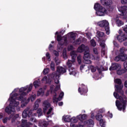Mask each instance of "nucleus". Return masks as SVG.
Instances as JSON below:
<instances>
[{"mask_svg": "<svg viewBox=\"0 0 127 127\" xmlns=\"http://www.w3.org/2000/svg\"><path fill=\"white\" fill-rule=\"evenodd\" d=\"M68 69L69 75L77 77L79 75V72L77 71L76 68V64H66L65 67L58 66L57 67V72L48 74L47 76H45L43 77L41 81L43 83L46 82V84H51L52 79L54 80L55 84H59V78L60 75H63L67 72V69Z\"/></svg>", "mask_w": 127, "mask_h": 127, "instance_id": "nucleus-1", "label": "nucleus"}, {"mask_svg": "<svg viewBox=\"0 0 127 127\" xmlns=\"http://www.w3.org/2000/svg\"><path fill=\"white\" fill-rule=\"evenodd\" d=\"M33 84L32 83L30 84L29 85H27L24 87H21L19 90V93L20 97L17 98L16 97V100L18 101H23V96H26L28 93L31 92Z\"/></svg>", "mask_w": 127, "mask_h": 127, "instance_id": "nucleus-2", "label": "nucleus"}, {"mask_svg": "<svg viewBox=\"0 0 127 127\" xmlns=\"http://www.w3.org/2000/svg\"><path fill=\"white\" fill-rule=\"evenodd\" d=\"M124 67L125 69H122L121 64H112L111 66L109 68V70L110 71L117 70V73L118 75H122L127 71V64H124Z\"/></svg>", "mask_w": 127, "mask_h": 127, "instance_id": "nucleus-3", "label": "nucleus"}, {"mask_svg": "<svg viewBox=\"0 0 127 127\" xmlns=\"http://www.w3.org/2000/svg\"><path fill=\"white\" fill-rule=\"evenodd\" d=\"M94 9L97 10L96 14L99 16H104L105 14H107V11L104 7L100 5L99 3H96L94 4Z\"/></svg>", "mask_w": 127, "mask_h": 127, "instance_id": "nucleus-4", "label": "nucleus"}, {"mask_svg": "<svg viewBox=\"0 0 127 127\" xmlns=\"http://www.w3.org/2000/svg\"><path fill=\"white\" fill-rule=\"evenodd\" d=\"M18 96V94L14 93L13 95L11 96H10L8 99V101H9L10 106L13 107V109H15V107H18L19 105V102L16 101V97Z\"/></svg>", "mask_w": 127, "mask_h": 127, "instance_id": "nucleus-5", "label": "nucleus"}, {"mask_svg": "<svg viewBox=\"0 0 127 127\" xmlns=\"http://www.w3.org/2000/svg\"><path fill=\"white\" fill-rule=\"evenodd\" d=\"M89 70H90L92 73H94L96 71H98L99 74H102V71H107L108 70V66H106L105 68L103 65L99 66H95L94 65H91L89 66H88Z\"/></svg>", "mask_w": 127, "mask_h": 127, "instance_id": "nucleus-6", "label": "nucleus"}, {"mask_svg": "<svg viewBox=\"0 0 127 127\" xmlns=\"http://www.w3.org/2000/svg\"><path fill=\"white\" fill-rule=\"evenodd\" d=\"M98 25L102 28H104L106 31V34H110V24L106 20H103L98 22Z\"/></svg>", "mask_w": 127, "mask_h": 127, "instance_id": "nucleus-7", "label": "nucleus"}, {"mask_svg": "<svg viewBox=\"0 0 127 127\" xmlns=\"http://www.w3.org/2000/svg\"><path fill=\"white\" fill-rule=\"evenodd\" d=\"M103 118V115L101 113H97L95 115V119L97 121H99V125L101 127H106L107 122L106 120L102 119Z\"/></svg>", "mask_w": 127, "mask_h": 127, "instance_id": "nucleus-8", "label": "nucleus"}, {"mask_svg": "<svg viewBox=\"0 0 127 127\" xmlns=\"http://www.w3.org/2000/svg\"><path fill=\"white\" fill-rule=\"evenodd\" d=\"M78 91L80 95L87 96V93H88V87H87V86L85 85L84 84H82L79 86Z\"/></svg>", "mask_w": 127, "mask_h": 127, "instance_id": "nucleus-9", "label": "nucleus"}, {"mask_svg": "<svg viewBox=\"0 0 127 127\" xmlns=\"http://www.w3.org/2000/svg\"><path fill=\"white\" fill-rule=\"evenodd\" d=\"M33 110L29 109V108H26L22 112V117L23 119L30 118L32 117V112Z\"/></svg>", "mask_w": 127, "mask_h": 127, "instance_id": "nucleus-10", "label": "nucleus"}, {"mask_svg": "<svg viewBox=\"0 0 127 127\" xmlns=\"http://www.w3.org/2000/svg\"><path fill=\"white\" fill-rule=\"evenodd\" d=\"M70 56L71 57L72 60H68L66 64H73L76 62V57H77V54H76L74 52H72L70 53Z\"/></svg>", "mask_w": 127, "mask_h": 127, "instance_id": "nucleus-11", "label": "nucleus"}, {"mask_svg": "<svg viewBox=\"0 0 127 127\" xmlns=\"http://www.w3.org/2000/svg\"><path fill=\"white\" fill-rule=\"evenodd\" d=\"M51 106V104L48 102L47 100H45L43 102V111L44 113H46V111L48 110L49 108H50Z\"/></svg>", "mask_w": 127, "mask_h": 127, "instance_id": "nucleus-12", "label": "nucleus"}, {"mask_svg": "<svg viewBox=\"0 0 127 127\" xmlns=\"http://www.w3.org/2000/svg\"><path fill=\"white\" fill-rule=\"evenodd\" d=\"M124 56H122L121 55H119L116 56L115 58V61L116 62H119V61H121L122 62H127L126 64H127V60L124 58Z\"/></svg>", "mask_w": 127, "mask_h": 127, "instance_id": "nucleus-13", "label": "nucleus"}, {"mask_svg": "<svg viewBox=\"0 0 127 127\" xmlns=\"http://www.w3.org/2000/svg\"><path fill=\"white\" fill-rule=\"evenodd\" d=\"M5 112L8 115H10L11 113H13L14 112V109H13V107L10 106V104H9V106L6 107L5 109Z\"/></svg>", "mask_w": 127, "mask_h": 127, "instance_id": "nucleus-14", "label": "nucleus"}, {"mask_svg": "<svg viewBox=\"0 0 127 127\" xmlns=\"http://www.w3.org/2000/svg\"><path fill=\"white\" fill-rule=\"evenodd\" d=\"M119 11L122 12V15H126L127 13V6H122L119 8Z\"/></svg>", "mask_w": 127, "mask_h": 127, "instance_id": "nucleus-15", "label": "nucleus"}, {"mask_svg": "<svg viewBox=\"0 0 127 127\" xmlns=\"http://www.w3.org/2000/svg\"><path fill=\"white\" fill-rule=\"evenodd\" d=\"M31 123L27 122V120L25 119L22 120L21 127H29Z\"/></svg>", "mask_w": 127, "mask_h": 127, "instance_id": "nucleus-16", "label": "nucleus"}, {"mask_svg": "<svg viewBox=\"0 0 127 127\" xmlns=\"http://www.w3.org/2000/svg\"><path fill=\"white\" fill-rule=\"evenodd\" d=\"M0 120H2L3 124H6V123H7V121H8V120H10V118L7 117L3 118V114H2V113H0Z\"/></svg>", "mask_w": 127, "mask_h": 127, "instance_id": "nucleus-17", "label": "nucleus"}, {"mask_svg": "<svg viewBox=\"0 0 127 127\" xmlns=\"http://www.w3.org/2000/svg\"><path fill=\"white\" fill-rule=\"evenodd\" d=\"M120 53L119 54V55L124 56V58L127 60V55L125 53V52H126V48L124 47L121 48L120 50Z\"/></svg>", "mask_w": 127, "mask_h": 127, "instance_id": "nucleus-18", "label": "nucleus"}, {"mask_svg": "<svg viewBox=\"0 0 127 127\" xmlns=\"http://www.w3.org/2000/svg\"><path fill=\"white\" fill-rule=\"evenodd\" d=\"M86 124L88 127H94L95 125V122L92 119H89L86 121Z\"/></svg>", "mask_w": 127, "mask_h": 127, "instance_id": "nucleus-19", "label": "nucleus"}, {"mask_svg": "<svg viewBox=\"0 0 127 127\" xmlns=\"http://www.w3.org/2000/svg\"><path fill=\"white\" fill-rule=\"evenodd\" d=\"M78 52L82 53V52H85L86 51V46L83 44H81L77 49Z\"/></svg>", "mask_w": 127, "mask_h": 127, "instance_id": "nucleus-20", "label": "nucleus"}, {"mask_svg": "<svg viewBox=\"0 0 127 127\" xmlns=\"http://www.w3.org/2000/svg\"><path fill=\"white\" fill-rule=\"evenodd\" d=\"M116 24L117 25H118V26H122V25H124V22H123L122 21V20H121V17H116Z\"/></svg>", "mask_w": 127, "mask_h": 127, "instance_id": "nucleus-21", "label": "nucleus"}, {"mask_svg": "<svg viewBox=\"0 0 127 127\" xmlns=\"http://www.w3.org/2000/svg\"><path fill=\"white\" fill-rule=\"evenodd\" d=\"M76 119L79 121H84L87 119V115L86 114H80L78 116H76Z\"/></svg>", "mask_w": 127, "mask_h": 127, "instance_id": "nucleus-22", "label": "nucleus"}, {"mask_svg": "<svg viewBox=\"0 0 127 127\" xmlns=\"http://www.w3.org/2000/svg\"><path fill=\"white\" fill-rule=\"evenodd\" d=\"M39 125L41 127H47L48 126V122L44 120H41L39 122Z\"/></svg>", "mask_w": 127, "mask_h": 127, "instance_id": "nucleus-23", "label": "nucleus"}, {"mask_svg": "<svg viewBox=\"0 0 127 127\" xmlns=\"http://www.w3.org/2000/svg\"><path fill=\"white\" fill-rule=\"evenodd\" d=\"M30 100V99H28L27 100H26V99H24L23 100H22L21 101V108H24V107H25L26 105H27V104L29 103Z\"/></svg>", "mask_w": 127, "mask_h": 127, "instance_id": "nucleus-24", "label": "nucleus"}, {"mask_svg": "<svg viewBox=\"0 0 127 127\" xmlns=\"http://www.w3.org/2000/svg\"><path fill=\"white\" fill-rule=\"evenodd\" d=\"M63 119L64 122H66L67 123H71V117L70 115L65 116V117H63Z\"/></svg>", "mask_w": 127, "mask_h": 127, "instance_id": "nucleus-25", "label": "nucleus"}, {"mask_svg": "<svg viewBox=\"0 0 127 127\" xmlns=\"http://www.w3.org/2000/svg\"><path fill=\"white\" fill-rule=\"evenodd\" d=\"M90 58V53H89V51H85L84 52V56L83 59L85 60L86 59H89Z\"/></svg>", "mask_w": 127, "mask_h": 127, "instance_id": "nucleus-26", "label": "nucleus"}, {"mask_svg": "<svg viewBox=\"0 0 127 127\" xmlns=\"http://www.w3.org/2000/svg\"><path fill=\"white\" fill-rule=\"evenodd\" d=\"M112 0H105L104 1L103 5H105L106 6H110V5H112Z\"/></svg>", "mask_w": 127, "mask_h": 127, "instance_id": "nucleus-27", "label": "nucleus"}, {"mask_svg": "<svg viewBox=\"0 0 127 127\" xmlns=\"http://www.w3.org/2000/svg\"><path fill=\"white\" fill-rule=\"evenodd\" d=\"M44 95V90L43 88H40L37 92V96L39 97V96H43Z\"/></svg>", "mask_w": 127, "mask_h": 127, "instance_id": "nucleus-28", "label": "nucleus"}, {"mask_svg": "<svg viewBox=\"0 0 127 127\" xmlns=\"http://www.w3.org/2000/svg\"><path fill=\"white\" fill-rule=\"evenodd\" d=\"M106 110L105 109V108H101L100 109H96L95 111H94V113H99V114H103L104 113H105Z\"/></svg>", "mask_w": 127, "mask_h": 127, "instance_id": "nucleus-29", "label": "nucleus"}, {"mask_svg": "<svg viewBox=\"0 0 127 127\" xmlns=\"http://www.w3.org/2000/svg\"><path fill=\"white\" fill-rule=\"evenodd\" d=\"M54 95L53 96V101L54 103H58V101H59V100H60V99H59V97L57 98L56 97H57V93H54Z\"/></svg>", "mask_w": 127, "mask_h": 127, "instance_id": "nucleus-30", "label": "nucleus"}, {"mask_svg": "<svg viewBox=\"0 0 127 127\" xmlns=\"http://www.w3.org/2000/svg\"><path fill=\"white\" fill-rule=\"evenodd\" d=\"M19 118V115L16 114L15 116L13 117V118L11 119V123L13 124V123L16 122V120Z\"/></svg>", "mask_w": 127, "mask_h": 127, "instance_id": "nucleus-31", "label": "nucleus"}, {"mask_svg": "<svg viewBox=\"0 0 127 127\" xmlns=\"http://www.w3.org/2000/svg\"><path fill=\"white\" fill-rule=\"evenodd\" d=\"M59 45H60V47H59V46H57V49L59 50H62V49H63V47L62 46L64 45V43L61 42V41H59Z\"/></svg>", "mask_w": 127, "mask_h": 127, "instance_id": "nucleus-32", "label": "nucleus"}, {"mask_svg": "<svg viewBox=\"0 0 127 127\" xmlns=\"http://www.w3.org/2000/svg\"><path fill=\"white\" fill-rule=\"evenodd\" d=\"M105 35V33L100 31H97V36L98 38L100 37H103Z\"/></svg>", "mask_w": 127, "mask_h": 127, "instance_id": "nucleus-33", "label": "nucleus"}, {"mask_svg": "<svg viewBox=\"0 0 127 127\" xmlns=\"http://www.w3.org/2000/svg\"><path fill=\"white\" fill-rule=\"evenodd\" d=\"M73 44L75 45H80L81 44V39L79 38L75 41L73 42Z\"/></svg>", "mask_w": 127, "mask_h": 127, "instance_id": "nucleus-34", "label": "nucleus"}, {"mask_svg": "<svg viewBox=\"0 0 127 127\" xmlns=\"http://www.w3.org/2000/svg\"><path fill=\"white\" fill-rule=\"evenodd\" d=\"M70 34V38H72L73 40H75L76 39V35L74 33H73L72 32L69 33Z\"/></svg>", "mask_w": 127, "mask_h": 127, "instance_id": "nucleus-35", "label": "nucleus"}, {"mask_svg": "<svg viewBox=\"0 0 127 127\" xmlns=\"http://www.w3.org/2000/svg\"><path fill=\"white\" fill-rule=\"evenodd\" d=\"M90 44L91 46H93V47H95V46L97 45V43L94 39H92L90 40Z\"/></svg>", "mask_w": 127, "mask_h": 127, "instance_id": "nucleus-36", "label": "nucleus"}, {"mask_svg": "<svg viewBox=\"0 0 127 127\" xmlns=\"http://www.w3.org/2000/svg\"><path fill=\"white\" fill-rule=\"evenodd\" d=\"M58 84H59V85H57L54 90V93H56V92H57V91H58V90H60V89L61 88V84H59V83H58Z\"/></svg>", "mask_w": 127, "mask_h": 127, "instance_id": "nucleus-37", "label": "nucleus"}, {"mask_svg": "<svg viewBox=\"0 0 127 127\" xmlns=\"http://www.w3.org/2000/svg\"><path fill=\"white\" fill-rule=\"evenodd\" d=\"M70 127H84L83 125H80L79 124V125H75V124H73V123H70Z\"/></svg>", "mask_w": 127, "mask_h": 127, "instance_id": "nucleus-38", "label": "nucleus"}, {"mask_svg": "<svg viewBox=\"0 0 127 127\" xmlns=\"http://www.w3.org/2000/svg\"><path fill=\"white\" fill-rule=\"evenodd\" d=\"M33 85L35 88H37V87H39V82L38 80H36L33 82Z\"/></svg>", "mask_w": 127, "mask_h": 127, "instance_id": "nucleus-39", "label": "nucleus"}, {"mask_svg": "<svg viewBox=\"0 0 127 127\" xmlns=\"http://www.w3.org/2000/svg\"><path fill=\"white\" fill-rule=\"evenodd\" d=\"M49 70H50L49 68H47L44 69L43 71V73L44 75H46L48 73H49Z\"/></svg>", "mask_w": 127, "mask_h": 127, "instance_id": "nucleus-40", "label": "nucleus"}, {"mask_svg": "<svg viewBox=\"0 0 127 127\" xmlns=\"http://www.w3.org/2000/svg\"><path fill=\"white\" fill-rule=\"evenodd\" d=\"M63 97H64V92L62 91L59 96V101H61L63 99Z\"/></svg>", "mask_w": 127, "mask_h": 127, "instance_id": "nucleus-41", "label": "nucleus"}, {"mask_svg": "<svg viewBox=\"0 0 127 127\" xmlns=\"http://www.w3.org/2000/svg\"><path fill=\"white\" fill-rule=\"evenodd\" d=\"M54 85L52 84L50 86V91L51 92V94H52L53 93V91L54 92Z\"/></svg>", "mask_w": 127, "mask_h": 127, "instance_id": "nucleus-42", "label": "nucleus"}, {"mask_svg": "<svg viewBox=\"0 0 127 127\" xmlns=\"http://www.w3.org/2000/svg\"><path fill=\"white\" fill-rule=\"evenodd\" d=\"M39 107V104L36 102L34 105V109L33 110H36Z\"/></svg>", "mask_w": 127, "mask_h": 127, "instance_id": "nucleus-43", "label": "nucleus"}, {"mask_svg": "<svg viewBox=\"0 0 127 127\" xmlns=\"http://www.w3.org/2000/svg\"><path fill=\"white\" fill-rule=\"evenodd\" d=\"M37 113L38 114V117H41V116H42V111L41 110V109H39L37 111Z\"/></svg>", "mask_w": 127, "mask_h": 127, "instance_id": "nucleus-44", "label": "nucleus"}, {"mask_svg": "<svg viewBox=\"0 0 127 127\" xmlns=\"http://www.w3.org/2000/svg\"><path fill=\"white\" fill-rule=\"evenodd\" d=\"M85 61L84 62V64H92V61L89 59H86V60H84Z\"/></svg>", "mask_w": 127, "mask_h": 127, "instance_id": "nucleus-45", "label": "nucleus"}, {"mask_svg": "<svg viewBox=\"0 0 127 127\" xmlns=\"http://www.w3.org/2000/svg\"><path fill=\"white\" fill-rule=\"evenodd\" d=\"M77 61L78 64H81L82 62V59H81V56H78L77 57Z\"/></svg>", "mask_w": 127, "mask_h": 127, "instance_id": "nucleus-46", "label": "nucleus"}, {"mask_svg": "<svg viewBox=\"0 0 127 127\" xmlns=\"http://www.w3.org/2000/svg\"><path fill=\"white\" fill-rule=\"evenodd\" d=\"M46 57L47 59L48 60H51V56H50V54L49 52H47L46 54Z\"/></svg>", "mask_w": 127, "mask_h": 127, "instance_id": "nucleus-47", "label": "nucleus"}, {"mask_svg": "<svg viewBox=\"0 0 127 127\" xmlns=\"http://www.w3.org/2000/svg\"><path fill=\"white\" fill-rule=\"evenodd\" d=\"M57 41H61L62 40V36L61 35H58L57 37Z\"/></svg>", "mask_w": 127, "mask_h": 127, "instance_id": "nucleus-48", "label": "nucleus"}, {"mask_svg": "<svg viewBox=\"0 0 127 127\" xmlns=\"http://www.w3.org/2000/svg\"><path fill=\"white\" fill-rule=\"evenodd\" d=\"M30 122H32V123H37V120H36V119H35V118L32 117L30 119Z\"/></svg>", "mask_w": 127, "mask_h": 127, "instance_id": "nucleus-49", "label": "nucleus"}, {"mask_svg": "<svg viewBox=\"0 0 127 127\" xmlns=\"http://www.w3.org/2000/svg\"><path fill=\"white\" fill-rule=\"evenodd\" d=\"M71 122L72 123H73L72 124H74V123H77V122H78V120H77V119L76 118L72 117V118H71Z\"/></svg>", "mask_w": 127, "mask_h": 127, "instance_id": "nucleus-50", "label": "nucleus"}, {"mask_svg": "<svg viewBox=\"0 0 127 127\" xmlns=\"http://www.w3.org/2000/svg\"><path fill=\"white\" fill-rule=\"evenodd\" d=\"M64 45L67 46L68 45V41L67 40V38H64Z\"/></svg>", "mask_w": 127, "mask_h": 127, "instance_id": "nucleus-51", "label": "nucleus"}, {"mask_svg": "<svg viewBox=\"0 0 127 127\" xmlns=\"http://www.w3.org/2000/svg\"><path fill=\"white\" fill-rule=\"evenodd\" d=\"M17 91H18V88H15L14 89V90L12 92V93H11L10 94V97H11V96H12L13 94V93H16V92H17Z\"/></svg>", "mask_w": 127, "mask_h": 127, "instance_id": "nucleus-52", "label": "nucleus"}, {"mask_svg": "<svg viewBox=\"0 0 127 127\" xmlns=\"http://www.w3.org/2000/svg\"><path fill=\"white\" fill-rule=\"evenodd\" d=\"M50 68H51V69L52 71H54L55 70V64H50Z\"/></svg>", "mask_w": 127, "mask_h": 127, "instance_id": "nucleus-53", "label": "nucleus"}, {"mask_svg": "<svg viewBox=\"0 0 127 127\" xmlns=\"http://www.w3.org/2000/svg\"><path fill=\"white\" fill-rule=\"evenodd\" d=\"M73 48H74V47L72 45H70L68 46L67 48V50L68 51H71V50H73Z\"/></svg>", "mask_w": 127, "mask_h": 127, "instance_id": "nucleus-54", "label": "nucleus"}, {"mask_svg": "<svg viewBox=\"0 0 127 127\" xmlns=\"http://www.w3.org/2000/svg\"><path fill=\"white\" fill-rule=\"evenodd\" d=\"M53 53L56 57H58V56H59V53L58 51L54 50L53 51Z\"/></svg>", "mask_w": 127, "mask_h": 127, "instance_id": "nucleus-55", "label": "nucleus"}, {"mask_svg": "<svg viewBox=\"0 0 127 127\" xmlns=\"http://www.w3.org/2000/svg\"><path fill=\"white\" fill-rule=\"evenodd\" d=\"M53 110V108H52V107L50 108L48 111L47 112V115H50V114H51Z\"/></svg>", "mask_w": 127, "mask_h": 127, "instance_id": "nucleus-56", "label": "nucleus"}, {"mask_svg": "<svg viewBox=\"0 0 127 127\" xmlns=\"http://www.w3.org/2000/svg\"><path fill=\"white\" fill-rule=\"evenodd\" d=\"M55 61L56 64H58L60 63V61H59V59H58V58H55Z\"/></svg>", "mask_w": 127, "mask_h": 127, "instance_id": "nucleus-57", "label": "nucleus"}, {"mask_svg": "<svg viewBox=\"0 0 127 127\" xmlns=\"http://www.w3.org/2000/svg\"><path fill=\"white\" fill-rule=\"evenodd\" d=\"M85 64H82L80 66V70L81 71V72H82V70H84V68H85Z\"/></svg>", "mask_w": 127, "mask_h": 127, "instance_id": "nucleus-58", "label": "nucleus"}, {"mask_svg": "<svg viewBox=\"0 0 127 127\" xmlns=\"http://www.w3.org/2000/svg\"><path fill=\"white\" fill-rule=\"evenodd\" d=\"M53 48V46H52V45L50 44L49 46V49L50 51H52Z\"/></svg>", "mask_w": 127, "mask_h": 127, "instance_id": "nucleus-59", "label": "nucleus"}, {"mask_svg": "<svg viewBox=\"0 0 127 127\" xmlns=\"http://www.w3.org/2000/svg\"><path fill=\"white\" fill-rule=\"evenodd\" d=\"M122 4H126L127 3V0H121Z\"/></svg>", "mask_w": 127, "mask_h": 127, "instance_id": "nucleus-60", "label": "nucleus"}, {"mask_svg": "<svg viewBox=\"0 0 127 127\" xmlns=\"http://www.w3.org/2000/svg\"><path fill=\"white\" fill-rule=\"evenodd\" d=\"M91 119H93V120H94V119H96V116H95V115H94V113L92 112L91 114Z\"/></svg>", "mask_w": 127, "mask_h": 127, "instance_id": "nucleus-61", "label": "nucleus"}, {"mask_svg": "<svg viewBox=\"0 0 127 127\" xmlns=\"http://www.w3.org/2000/svg\"><path fill=\"white\" fill-rule=\"evenodd\" d=\"M113 44L114 45H115V46H116V47H119V44H118V43L116 41H113Z\"/></svg>", "mask_w": 127, "mask_h": 127, "instance_id": "nucleus-62", "label": "nucleus"}, {"mask_svg": "<svg viewBox=\"0 0 127 127\" xmlns=\"http://www.w3.org/2000/svg\"><path fill=\"white\" fill-rule=\"evenodd\" d=\"M100 46H101V47H102V48H105V47H106V44L104 43H101L100 44Z\"/></svg>", "mask_w": 127, "mask_h": 127, "instance_id": "nucleus-63", "label": "nucleus"}, {"mask_svg": "<svg viewBox=\"0 0 127 127\" xmlns=\"http://www.w3.org/2000/svg\"><path fill=\"white\" fill-rule=\"evenodd\" d=\"M108 114H109V117H110V119L113 118V114H112V113L110 114V111L108 112Z\"/></svg>", "mask_w": 127, "mask_h": 127, "instance_id": "nucleus-64", "label": "nucleus"}]
</instances>
